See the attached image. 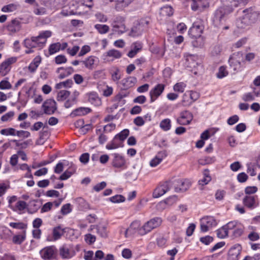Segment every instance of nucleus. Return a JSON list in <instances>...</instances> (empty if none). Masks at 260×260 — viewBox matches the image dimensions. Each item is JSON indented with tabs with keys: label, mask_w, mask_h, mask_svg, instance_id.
Wrapping results in <instances>:
<instances>
[{
	"label": "nucleus",
	"mask_w": 260,
	"mask_h": 260,
	"mask_svg": "<svg viewBox=\"0 0 260 260\" xmlns=\"http://www.w3.org/2000/svg\"><path fill=\"white\" fill-rule=\"evenodd\" d=\"M52 32L50 30L42 31L37 37L26 38L23 41V45L27 49L25 51L26 54H30L34 52L33 49L41 50L45 46L47 39L50 37Z\"/></svg>",
	"instance_id": "nucleus-1"
},
{
	"label": "nucleus",
	"mask_w": 260,
	"mask_h": 260,
	"mask_svg": "<svg viewBox=\"0 0 260 260\" xmlns=\"http://www.w3.org/2000/svg\"><path fill=\"white\" fill-rule=\"evenodd\" d=\"M249 0H226L227 4L215 12L213 21L216 24L224 21L225 16L233 11L234 8L246 5Z\"/></svg>",
	"instance_id": "nucleus-2"
},
{
	"label": "nucleus",
	"mask_w": 260,
	"mask_h": 260,
	"mask_svg": "<svg viewBox=\"0 0 260 260\" xmlns=\"http://www.w3.org/2000/svg\"><path fill=\"white\" fill-rule=\"evenodd\" d=\"M243 12L244 15L241 21V23L245 26H239V27L244 28L247 25L254 23L258 18L259 13L251 8L244 10Z\"/></svg>",
	"instance_id": "nucleus-3"
},
{
	"label": "nucleus",
	"mask_w": 260,
	"mask_h": 260,
	"mask_svg": "<svg viewBox=\"0 0 260 260\" xmlns=\"http://www.w3.org/2000/svg\"><path fill=\"white\" fill-rule=\"evenodd\" d=\"M84 6L83 3L79 4L76 1H73L68 6L63 7L61 14L64 16L80 14L82 13L80 8Z\"/></svg>",
	"instance_id": "nucleus-4"
},
{
	"label": "nucleus",
	"mask_w": 260,
	"mask_h": 260,
	"mask_svg": "<svg viewBox=\"0 0 260 260\" xmlns=\"http://www.w3.org/2000/svg\"><path fill=\"white\" fill-rule=\"evenodd\" d=\"M124 21L125 19L123 17L119 15L114 16L111 22L113 32L118 35L125 32L126 30Z\"/></svg>",
	"instance_id": "nucleus-5"
},
{
	"label": "nucleus",
	"mask_w": 260,
	"mask_h": 260,
	"mask_svg": "<svg viewBox=\"0 0 260 260\" xmlns=\"http://www.w3.org/2000/svg\"><path fill=\"white\" fill-rule=\"evenodd\" d=\"M161 222V218L158 217L151 219L139 229V235L143 236L146 234L160 225Z\"/></svg>",
	"instance_id": "nucleus-6"
},
{
	"label": "nucleus",
	"mask_w": 260,
	"mask_h": 260,
	"mask_svg": "<svg viewBox=\"0 0 260 260\" xmlns=\"http://www.w3.org/2000/svg\"><path fill=\"white\" fill-rule=\"evenodd\" d=\"M58 250L55 246H46L41 249L40 254L44 260H53L56 258Z\"/></svg>",
	"instance_id": "nucleus-7"
},
{
	"label": "nucleus",
	"mask_w": 260,
	"mask_h": 260,
	"mask_svg": "<svg viewBox=\"0 0 260 260\" xmlns=\"http://www.w3.org/2000/svg\"><path fill=\"white\" fill-rule=\"evenodd\" d=\"M112 158L111 160L112 166L120 170L126 169L127 167L124 157L118 153L112 154Z\"/></svg>",
	"instance_id": "nucleus-8"
},
{
	"label": "nucleus",
	"mask_w": 260,
	"mask_h": 260,
	"mask_svg": "<svg viewBox=\"0 0 260 260\" xmlns=\"http://www.w3.org/2000/svg\"><path fill=\"white\" fill-rule=\"evenodd\" d=\"M172 186V182L167 181L159 183L158 186L154 189L153 192V197L159 198L168 191Z\"/></svg>",
	"instance_id": "nucleus-9"
},
{
	"label": "nucleus",
	"mask_w": 260,
	"mask_h": 260,
	"mask_svg": "<svg viewBox=\"0 0 260 260\" xmlns=\"http://www.w3.org/2000/svg\"><path fill=\"white\" fill-rule=\"evenodd\" d=\"M16 57H10L0 64V74L2 76L7 75L11 69V65L17 61Z\"/></svg>",
	"instance_id": "nucleus-10"
},
{
	"label": "nucleus",
	"mask_w": 260,
	"mask_h": 260,
	"mask_svg": "<svg viewBox=\"0 0 260 260\" xmlns=\"http://www.w3.org/2000/svg\"><path fill=\"white\" fill-rule=\"evenodd\" d=\"M217 222L213 216H207L201 219V230L202 232H207L209 228L216 225Z\"/></svg>",
	"instance_id": "nucleus-11"
},
{
	"label": "nucleus",
	"mask_w": 260,
	"mask_h": 260,
	"mask_svg": "<svg viewBox=\"0 0 260 260\" xmlns=\"http://www.w3.org/2000/svg\"><path fill=\"white\" fill-rule=\"evenodd\" d=\"M44 113L47 115H52L57 110V104L53 99H48L45 101L42 106Z\"/></svg>",
	"instance_id": "nucleus-12"
},
{
	"label": "nucleus",
	"mask_w": 260,
	"mask_h": 260,
	"mask_svg": "<svg viewBox=\"0 0 260 260\" xmlns=\"http://www.w3.org/2000/svg\"><path fill=\"white\" fill-rule=\"evenodd\" d=\"M203 25L198 22H194L188 31L189 36L192 38L201 37L203 32Z\"/></svg>",
	"instance_id": "nucleus-13"
},
{
	"label": "nucleus",
	"mask_w": 260,
	"mask_h": 260,
	"mask_svg": "<svg viewBox=\"0 0 260 260\" xmlns=\"http://www.w3.org/2000/svg\"><path fill=\"white\" fill-rule=\"evenodd\" d=\"M67 228H62L60 225L56 226L52 229V235L47 237L48 241H55L60 239L66 232Z\"/></svg>",
	"instance_id": "nucleus-14"
},
{
	"label": "nucleus",
	"mask_w": 260,
	"mask_h": 260,
	"mask_svg": "<svg viewBox=\"0 0 260 260\" xmlns=\"http://www.w3.org/2000/svg\"><path fill=\"white\" fill-rule=\"evenodd\" d=\"M239 54V53H238L237 54L234 53L229 59L230 66L233 69L234 74L241 71L243 69V67L242 66L241 61L237 59L236 57V56H238Z\"/></svg>",
	"instance_id": "nucleus-15"
},
{
	"label": "nucleus",
	"mask_w": 260,
	"mask_h": 260,
	"mask_svg": "<svg viewBox=\"0 0 260 260\" xmlns=\"http://www.w3.org/2000/svg\"><path fill=\"white\" fill-rule=\"evenodd\" d=\"M193 119V115L189 111H182L180 117L177 119V123L180 125H187L190 123Z\"/></svg>",
	"instance_id": "nucleus-16"
},
{
	"label": "nucleus",
	"mask_w": 260,
	"mask_h": 260,
	"mask_svg": "<svg viewBox=\"0 0 260 260\" xmlns=\"http://www.w3.org/2000/svg\"><path fill=\"white\" fill-rule=\"evenodd\" d=\"M164 89L165 85L163 84H158L155 86L149 92L150 103L154 102L161 94Z\"/></svg>",
	"instance_id": "nucleus-17"
},
{
	"label": "nucleus",
	"mask_w": 260,
	"mask_h": 260,
	"mask_svg": "<svg viewBox=\"0 0 260 260\" xmlns=\"http://www.w3.org/2000/svg\"><path fill=\"white\" fill-rule=\"evenodd\" d=\"M176 182L177 184L175 186V190L177 192L185 191L191 185L190 182L187 179L178 180Z\"/></svg>",
	"instance_id": "nucleus-18"
},
{
	"label": "nucleus",
	"mask_w": 260,
	"mask_h": 260,
	"mask_svg": "<svg viewBox=\"0 0 260 260\" xmlns=\"http://www.w3.org/2000/svg\"><path fill=\"white\" fill-rule=\"evenodd\" d=\"M56 72L59 74L58 78L62 79L72 74L74 72V70L72 67H60L57 68Z\"/></svg>",
	"instance_id": "nucleus-19"
},
{
	"label": "nucleus",
	"mask_w": 260,
	"mask_h": 260,
	"mask_svg": "<svg viewBox=\"0 0 260 260\" xmlns=\"http://www.w3.org/2000/svg\"><path fill=\"white\" fill-rule=\"evenodd\" d=\"M257 197L255 196H246L243 200V203L245 206L252 209L256 207Z\"/></svg>",
	"instance_id": "nucleus-20"
},
{
	"label": "nucleus",
	"mask_w": 260,
	"mask_h": 260,
	"mask_svg": "<svg viewBox=\"0 0 260 260\" xmlns=\"http://www.w3.org/2000/svg\"><path fill=\"white\" fill-rule=\"evenodd\" d=\"M107 223H100L95 226L96 233L103 238H107L108 236L109 230Z\"/></svg>",
	"instance_id": "nucleus-21"
},
{
	"label": "nucleus",
	"mask_w": 260,
	"mask_h": 260,
	"mask_svg": "<svg viewBox=\"0 0 260 260\" xmlns=\"http://www.w3.org/2000/svg\"><path fill=\"white\" fill-rule=\"evenodd\" d=\"M140 222L139 221H134L132 222L129 227L125 232V237H128L129 236L134 234L136 231H138L139 234V229L140 227Z\"/></svg>",
	"instance_id": "nucleus-22"
},
{
	"label": "nucleus",
	"mask_w": 260,
	"mask_h": 260,
	"mask_svg": "<svg viewBox=\"0 0 260 260\" xmlns=\"http://www.w3.org/2000/svg\"><path fill=\"white\" fill-rule=\"evenodd\" d=\"M21 22L15 19L12 20L7 25V29L12 33H15L19 31L21 29Z\"/></svg>",
	"instance_id": "nucleus-23"
},
{
	"label": "nucleus",
	"mask_w": 260,
	"mask_h": 260,
	"mask_svg": "<svg viewBox=\"0 0 260 260\" xmlns=\"http://www.w3.org/2000/svg\"><path fill=\"white\" fill-rule=\"evenodd\" d=\"M137 82V78L134 77H128L121 81V83L124 89H126L134 86Z\"/></svg>",
	"instance_id": "nucleus-24"
},
{
	"label": "nucleus",
	"mask_w": 260,
	"mask_h": 260,
	"mask_svg": "<svg viewBox=\"0 0 260 260\" xmlns=\"http://www.w3.org/2000/svg\"><path fill=\"white\" fill-rule=\"evenodd\" d=\"M132 49L128 52L127 55L133 58L142 49V44L140 42H135L132 45Z\"/></svg>",
	"instance_id": "nucleus-25"
},
{
	"label": "nucleus",
	"mask_w": 260,
	"mask_h": 260,
	"mask_svg": "<svg viewBox=\"0 0 260 260\" xmlns=\"http://www.w3.org/2000/svg\"><path fill=\"white\" fill-rule=\"evenodd\" d=\"M88 100L89 102L95 106H98L101 104V100L97 93L95 92L88 94Z\"/></svg>",
	"instance_id": "nucleus-26"
},
{
	"label": "nucleus",
	"mask_w": 260,
	"mask_h": 260,
	"mask_svg": "<svg viewBox=\"0 0 260 260\" xmlns=\"http://www.w3.org/2000/svg\"><path fill=\"white\" fill-rule=\"evenodd\" d=\"M134 0H116L115 8L118 11H121L123 8L127 7L130 5Z\"/></svg>",
	"instance_id": "nucleus-27"
},
{
	"label": "nucleus",
	"mask_w": 260,
	"mask_h": 260,
	"mask_svg": "<svg viewBox=\"0 0 260 260\" xmlns=\"http://www.w3.org/2000/svg\"><path fill=\"white\" fill-rule=\"evenodd\" d=\"M76 202L80 210L84 211L90 209L89 204L82 198H77L76 199Z\"/></svg>",
	"instance_id": "nucleus-28"
},
{
	"label": "nucleus",
	"mask_w": 260,
	"mask_h": 260,
	"mask_svg": "<svg viewBox=\"0 0 260 260\" xmlns=\"http://www.w3.org/2000/svg\"><path fill=\"white\" fill-rule=\"evenodd\" d=\"M41 62V57L40 56H36L32 60V61L29 64L28 69L31 73L35 72L40 63Z\"/></svg>",
	"instance_id": "nucleus-29"
},
{
	"label": "nucleus",
	"mask_w": 260,
	"mask_h": 260,
	"mask_svg": "<svg viewBox=\"0 0 260 260\" xmlns=\"http://www.w3.org/2000/svg\"><path fill=\"white\" fill-rule=\"evenodd\" d=\"M143 32V28H141L136 23L132 27L128 35L132 37H136L141 36Z\"/></svg>",
	"instance_id": "nucleus-30"
},
{
	"label": "nucleus",
	"mask_w": 260,
	"mask_h": 260,
	"mask_svg": "<svg viewBox=\"0 0 260 260\" xmlns=\"http://www.w3.org/2000/svg\"><path fill=\"white\" fill-rule=\"evenodd\" d=\"M96 57L94 56H90L84 60H82L81 61L83 64H84L85 67L89 70H92L94 68V64L95 61Z\"/></svg>",
	"instance_id": "nucleus-31"
},
{
	"label": "nucleus",
	"mask_w": 260,
	"mask_h": 260,
	"mask_svg": "<svg viewBox=\"0 0 260 260\" xmlns=\"http://www.w3.org/2000/svg\"><path fill=\"white\" fill-rule=\"evenodd\" d=\"M91 110L89 108L80 107L74 110L71 113L73 116H81L86 115L91 112Z\"/></svg>",
	"instance_id": "nucleus-32"
},
{
	"label": "nucleus",
	"mask_w": 260,
	"mask_h": 260,
	"mask_svg": "<svg viewBox=\"0 0 260 260\" xmlns=\"http://www.w3.org/2000/svg\"><path fill=\"white\" fill-rule=\"evenodd\" d=\"M26 232L24 231L22 234L16 235L13 237L12 241L15 244H21L25 239Z\"/></svg>",
	"instance_id": "nucleus-33"
},
{
	"label": "nucleus",
	"mask_w": 260,
	"mask_h": 260,
	"mask_svg": "<svg viewBox=\"0 0 260 260\" xmlns=\"http://www.w3.org/2000/svg\"><path fill=\"white\" fill-rule=\"evenodd\" d=\"M129 134V131L128 129H124L118 134L116 135L114 137V139L115 140H116L117 139H118L119 141H120L121 142H123V141L128 136Z\"/></svg>",
	"instance_id": "nucleus-34"
},
{
	"label": "nucleus",
	"mask_w": 260,
	"mask_h": 260,
	"mask_svg": "<svg viewBox=\"0 0 260 260\" xmlns=\"http://www.w3.org/2000/svg\"><path fill=\"white\" fill-rule=\"evenodd\" d=\"M241 250V245L239 244L235 245L230 248L228 254L240 257Z\"/></svg>",
	"instance_id": "nucleus-35"
},
{
	"label": "nucleus",
	"mask_w": 260,
	"mask_h": 260,
	"mask_svg": "<svg viewBox=\"0 0 260 260\" xmlns=\"http://www.w3.org/2000/svg\"><path fill=\"white\" fill-rule=\"evenodd\" d=\"M76 171L75 167L70 168L69 170H66L63 172L59 177V179L61 180H65L69 178L72 174H73Z\"/></svg>",
	"instance_id": "nucleus-36"
},
{
	"label": "nucleus",
	"mask_w": 260,
	"mask_h": 260,
	"mask_svg": "<svg viewBox=\"0 0 260 260\" xmlns=\"http://www.w3.org/2000/svg\"><path fill=\"white\" fill-rule=\"evenodd\" d=\"M59 254L63 258H70L72 257L69 249L66 246H62L60 248Z\"/></svg>",
	"instance_id": "nucleus-37"
},
{
	"label": "nucleus",
	"mask_w": 260,
	"mask_h": 260,
	"mask_svg": "<svg viewBox=\"0 0 260 260\" xmlns=\"http://www.w3.org/2000/svg\"><path fill=\"white\" fill-rule=\"evenodd\" d=\"M160 127L164 131H168L171 127V121L169 118L163 119L159 124Z\"/></svg>",
	"instance_id": "nucleus-38"
},
{
	"label": "nucleus",
	"mask_w": 260,
	"mask_h": 260,
	"mask_svg": "<svg viewBox=\"0 0 260 260\" xmlns=\"http://www.w3.org/2000/svg\"><path fill=\"white\" fill-rule=\"evenodd\" d=\"M244 231V226L243 225L240 223L237 225V227L235 228V229L231 233L232 236L234 238H237L241 236Z\"/></svg>",
	"instance_id": "nucleus-39"
},
{
	"label": "nucleus",
	"mask_w": 260,
	"mask_h": 260,
	"mask_svg": "<svg viewBox=\"0 0 260 260\" xmlns=\"http://www.w3.org/2000/svg\"><path fill=\"white\" fill-rule=\"evenodd\" d=\"M186 96H187L185 94H184L183 96V100L182 101V104L184 106L190 105L193 102L196 101L198 99L199 95V94L198 92H197L196 91H191L190 93V98L192 100V101L189 102V104H188L185 103V97H186Z\"/></svg>",
	"instance_id": "nucleus-40"
},
{
	"label": "nucleus",
	"mask_w": 260,
	"mask_h": 260,
	"mask_svg": "<svg viewBox=\"0 0 260 260\" xmlns=\"http://www.w3.org/2000/svg\"><path fill=\"white\" fill-rule=\"evenodd\" d=\"M60 43L59 42L51 44L48 49L49 55H52L60 49Z\"/></svg>",
	"instance_id": "nucleus-41"
},
{
	"label": "nucleus",
	"mask_w": 260,
	"mask_h": 260,
	"mask_svg": "<svg viewBox=\"0 0 260 260\" xmlns=\"http://www.w3.org/2000/svg\"><path fill=\"white\" fill-rule=\"evenodd\" d=\"M229 234L228 230L224 225L216 231L217 236L221 239L226 237Z\"/></svg>",
	"instance_id": "nucleus-42"
},
{
	"label": "nucleus",
	"mask_w": 260,
	"mask_h": 260,
	"mask_svg": "<svg viewBox=\"0 0 260 260\" xmlns=\"http://www.w3.org/2000/svg\"><path fill=\"white\" fill-rule=\"evenodd\" d=\"M94 28L101 34H106L109 30V27L106 24H96L94 25Z\"/></svg>",
	"instance_id": "nucleus-43"
},
{
	"label": "nucleus",
	"mask_w": 260,
	"mask_h": 260,
	"mask_svg": "<svg viewBox=\"0 0 260 260\" xmlns=\"http://www.w3.org/2000/svg\"><path fill=\"white\" fill-rule=\"evenodd\" d=\"M106 54V56L108 57H112L113 58L116 59L120 58L122 56L121 53L119 51L115 49L110 50L107 52Z\"/></svg>",
	"instance_id": "nucleus-44"
},
{
	"label": "nucleus",
	"mask_w": 260,
	"mask_h": 260,
	"mask_svg": "<svg viewBox=\"0 0 260 260\" xmlns=\"http://www.w3.org/2000/svg\"><path fill=\"white\" fill-rule=\"evenodd\" d=\"M138 26L141 28H143V31L148 28L150 21L148 18H142L137 23Z\"/></svg>",
	"instance_id": "nucleus-45"
},
{
	"label": "nucleus",
	"mask_w": 260,
	"mask_h": 260,
	"mask_svg": "<svg viewBox=\"0 0 260 260\" xmlns=\"http://www.w3.org/2000/svg\"><path fill=\"white\" fill-rule=\"evenodd\" d=\"M18 7V5L14 4H10L9 5L4 6L2 8V11L4 12H12L16 10Z\"/></svg>",
	"instance_id": "nucleus-46"
},
{
	"label": "nucleus",
	"mask_w": 260,
	"mask_h": 260,
	"mask_svg": "<svg viewBox=\"0 0 260 260\" xmlns=\"http://www.w3.org/2000/svg\"><path fill=\"white\" fill-rule=\"evenodd\" d=\"M70 94V92L68 90H60L57 94V100L58 101H63L65 100Z\"/></svg>",
	"instance_id": "nucleus-47"
},
{
	"label": "nucleus",
	"mask_w": 260,
	"mask_h": 260,
	"mask_svg": "<svg viewBox=\"0 0 260 260\" xmlns=\"http://www.w3.org/2000/svg\"><path fill=\"white\" fill-rule=\"evenodd\" d=\"M240 223L236 221H232L228 222L227 224L224 225L228 230V232L229 234H231L232 232L235 229L237 225L239 224Z\"/></svg>",
	"instance_id": "nucleus-48"
},
{
	"label": "nucleus",
	"mask_w": 260,
	"mask_h": 260,
	"mask_svg": "<svg viewBox=\"0 0 260 260\" xmlns=\"http://www.w3.org/2000/svg\"><path fill=\"white\" fill-rule=\"evenodd\" d=\"M215 161V157L205 156L204 158L200 159L199 160V163L202 165H205L207 164H210Z\"/></svg>",
	"instance_id": "nucleus-49"
},
{
	"label": "nucleus",
	"mask_w": 260,
	"mask_h": 260,
	"mask_svg": "<svg viewBox=\"0 0 260 260\" xmlns=\"http://www.w3.org/2000/svg\"><path fill=\"white\" fill-rule=\"evenodd\" d=\"M196 40L192 42V44L194 47H202L204 45V40L202 37L194 38Z\"/></svg>",
	"instance_id": "nucleus-50"
},
{
	"label": "nucleus",
	"mask_w": 260,
	"mask_h": 260,
	"mask_svg": "<svg viewBox=\"0 0 260 260\" xmlns=\"http://www.w3.org/2000/svg\"><path fill=\"white\" fill-rule=\"evenodd\" d=\"M228 75V72L226 68L224 66H221L219 68L218 72L216 74V76L219 79H221L226 77Z\"/></svg>",
	"instance_id": "nucleus-51"
},
{
	"label": "nucleus",
	"mask_w": 260,
	"mask_h": 260,
	"mask_svg": "<svg viewBox=\"0 0 260 260\" xmlns=\"http://www.w3.org/2000/svg\"><path fill=\"white\" fill-rule=\"evenodd\" d=\"M9 225L16 229L25 230L26 228V224L22 222H10Z\"/></svg>",
	"instance_id": "nucleus-52"
},
{
	"label": "nucleus",
	"mask_w": 260,
	"mask_h": 260,
	"mask_svg": "<svg viewBox=\"0 0 260 260\" xmlns=\"http://www.w3.org/2000/svg\"><path fill=\"white\" fill-rule=\"evenodd\" d=\"M1 134L3 135H11V136H15L16 135V131L13 128H4L2 129L1 132Z\"/></svg>",
	"instance_id": "nucleus-53"
},
{
	"label": "nucleus",
	"mask_w": 260,
	"mask_h": 260,
	"mask_svg": "<svg viewBox=\"0 0 260 260\" xmlns=\"http://www.w3.org/2000/svg\"><path fill=\"white\" fill-rule=\"evenodd\" d=\"M109 200L113 203H118L123 202L125 201V198L122 195L117 194L111 197Z\"/></svg>",
	"instance_id": "nucleus-54"
},
{
	"label": "nucleus",
	"mask_w": 260,
	"mask_h": 260,
	"mask_svg": "<svg viewBox=\"0 0 260 260\" xmlns=\"http://www.w3.org/2000/svg\"><path fill=\"white\" fill-rule=\"evenodd\" d=\"M186 87V84L183 82H179L177 83L174 86L173 89L174 91L179 92H183L184 91L185 87Z\"/></svg>",
	"instance_id": "nucleus-55"
},
{
	"label": "nucleus",
	"mask_w": 260,
	"mask_h": 260,
	"mask_svg": "<svg viewBox=\"0 0 260 260\" xmlns=\"http://www.w3.org/2000/svg\"><path fill=\"white\" fill-rule=\"evenodd\" d=\"M14 116V112L10 111L1 117V120L3 122L8 121L12 119Z\"/></svg>",
	"instance_id": "nucleus-56"
},
{
	"label": "nucleus",
	"mask_w": 260,
	"mask_h": 260,
	"mask_svg": "<svg viewBox=\"0 0 260 260\" xmlns=\"http://www.w3.org/2000/svg\"><path fill=\"white\" fill-rule=\"evenodd\" d=\"M72 211L71 205L68 203L63 205L61 209V213L62 215H67Z\"/></svg>",
	"instance_id": "nucleus-57"
},
{
	"label": "nucleus",
	"mask_w": 260,
	"mask_h": 260,
	"mask_svg": "<svg viewBox=\"0 0 260 260\" xmlns=\"http://www.w3.org/2000/svg\"><path fill=\"white\" fill-rule=\"evenodd\" d=\"M67 61V59L64 55H59L55 57V62L57 64L64 63Z\"/></svg>",
	"instance_id": "nucleus-58"
},
{
	"label": "nucleus",
	"mask_w": 260,
	"mask_h": 260,
	"mask_svg": "<svg viewBox=\"0 0 260 260\" xmlns=\"http://www.w3.org/2000/svg\"><path fill=\"white\" fill-rule=\"evenodd\" d=\"M214 239L212 237L210 236H206L205 237H201L200 241L203 244L208 245L213 241Z\"/></svg>",
	"instance_id": "nucleus-59"
},
{
	"label": "nucleus",
	"mask_w": 260,
	"mask_h": 260,
	"mask_svg": "<svg viewBox=\"0 0 260 260\" xmlns=\"http://www.w3.org/2000/svg\"><path fill=\"white\" fill-rule=\"evenodd\" d=\"M53 203L51 202H48L45 203L41 208V213L47 212L50 211L53 206Z\"/></svg>",
	"instance_id": "nucleus-60"
},
{
	"label": "nucleus",
	"mask_w": 260,
	"mask_h": 260,
	"mask_svg": "<svg viewBox=\"0 0 260 260\" xmlns=\"http://www.w3.org/2000/svg\"><path fill=\"white\" fill-rule=\"evenodd\" d=\"M237 178L238 181L239 182L244 183L247 180V179L248 178V176L246 173H245L244 172H242V173H239L237 175Z\"/></svg>",
	"instance_id": "nucleus-61"
},
{
	"label": "nucleus",
	"mask_w": 260,
	"mask_h": 260,
	"mask_svg": "<svg viewBox=\"0 0 260 260\" xmlns=\"http://www.w3.org/2000/svg\"><path fill=\"white\" fill-rule=\"evenodd\" d=\"M12 88L10 83L7 80H2L0 82L1 89H9Z\"/></svg>",
	"instance_id": "nucleus-62"
},
{
	"label": "nucleus",
	"mask_w": 260,
	"mask_h": 260,
	"mask_svg": "<svg viewBox=\"0 0 260 260\" xmlns=\"http://www.w3.org/2000/svg\"><path fill=\"white\" fill-rule=\"evenodd\" d=\"M95 236L90 234H86L85 236V240L89 244H93L95 241Z\"/></svg>",
	"instance_id": "nucleus-63"
},
{
	"label": "nucleus",
	"mask_w": 260,
	"mask_h": 260,
	"mask_svg": "<svg viewBox=\"0 0 260 260\" xmlns=\"http://www.w3.org/2000/svg\"><path fill=\"white\" fill-rule=\"evenodd\" d=\"M84 253V258L85 260H97L96 259L94 258V257H93L94 253L92 251H85Z\"/></svg>",
	"instance_id": "nucleus-64"
}]
</instances>
